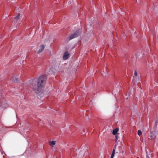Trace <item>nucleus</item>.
I'll return each mask as SVG.
<instances>
[{"instance_id": "9d476101", "label": "nucleus", "mask_w": 158, "mask_h": 158, "mask_svg": "<svg viewBox=\"0 0 158 158\" xmlns=\"http://www.w3.org/2000/svg\"><path fill=\"white\" fill-rule=\"evenodd\" d=\"M154 10L156 12L157 14H158V4L156 6V7H155L154 8Z\"/></svg>"}, {"instance_id": "2eb2a0df", "label": "nucleus", "mask_w": 158, "mask_h": 158, "mask_svg": "<svg viewBox=\"0 0 158 158\" xmlns=\"http://www.w3.org/2000/svg\"><path fill=\"white\" fill-rule=\"evenodd\" d=\"M17 79H16L15 80H14V79L13 80V81L14 82H15L17 81Z\"/></svg>"}, {"instance_id": "423d86ee", "label": "nucleus", "mask_w": 158, "mask_h": 158, "mask_svg": "<svg viewBox=\"0 0 158 158\" xmlns=\"http://www.w3.org/2000/svg\"><path fill=\"white\" fill-rule=\"evenodd\" d=\"M149 136L152 139H154L156 138V136L155 134L152 132H151L149 134Z\"/></svg>"}, {"instance_id": "f8f14e48", "label": "nucleus", "mask_w": 158, "mask_h": 158, "mask_svg": "<svg viewBox=\"0 0 158 158\" xmlns=\"http://www.w3.org/2000/svg\"><path fill=\"white\" fill-rule=\"evenodd\" d=\"M142 134V132L141 130H138V135H140Z\"/></svg>"}, {"instance_id": "7ed1b4c3", "label": "nucleus", "mask_w": 158, "mask_h": 158, "mask_svg": "<svg viewBox=\"0 0 158 158\" xmlns=\"http://www.w3.org/2000/svg\"><path fill=\"white\" fill-rule=\"evenodd\" d=\"M7 106V104L5 100L3 99L2 102H1L0 106L2 107L3 108H5Z\"/></svg>"}, {"instance_id": "4468645a", "label": "nucleus", "mask_w": 158, "mask_h": 158, "mask_svg": "<svg viewBox=\"0 0 158 158\" xmlns=\"http://www.w3.org/2000/svg\"><path fill=\"white\" fill-rule=\"evenodd\" d=\"M114 154H112L111 155V157L113 158L114 156Z\"/></svg>"}, {"instance_id": "9b49d317", "label": "nucleus", "mask_w": 158, "mask_h": 158, "mask_svg": "<svg viewBox=\"0 0 158 158\" xmlns=\"http://www.w3.org/2000/svg\"><path fill=\"white\" fill-rule=\"evenodd\" d=\"M116 145H115L114 146V148L113 150V151H112V154H115V148H116Z\"/></svg>"}, {"instance_id": "dca6fc26", "label": "nucleus", "mask_w": 158, "mask_h": 158, "mask_svg": "<svg viewBox=\"0 0 158 158\" xmlns=\"http://www.w3.org/2000/svg\"><path fill=\"white\" fill-rule=\"evenodd\" d=\"M110 158H113V157H110Z\"/></svg>"}, {"instance_id": "39448f33", "label": "nucleus", "mask_w": 158, "mask_h": 158, "mask_svg": "<svg viewBox=\"0 0 158 158\" xmlns=\"http://www.w3.org/2000/svg\"><path fill=\"white\" fill-rule=\"evenodd\" d=\"M39 48L40 49L37 51V53H40L41 52L43 51L44 48L45 46L44 45L42 44L40 45Z\"/></svg>"}, {"instance_id": "f03ea898", "label": "nucleus", "mask_w": 158, "mask_h": 158, "mask_svg": "<svg viewBox=\"0 0 158 158\" xmlns=\"http://www.w3.org/2000/svg\"><path fill=\"white\" fill-rule=\"evenodd\" d=\"M81 32V31L80 29L77 30L73 34H72L69 37V40H70L77 37Z\"/></svg>"}, {"instance_id": "f3484780", "label": "nucleus", "mask_w": 158, "mask_h": 158, "mask_svg": "<svg viewBox=\"0 0 158 158\" xmlns=\"http://www.w3.org/2000/svg\"><path fill=\"white\" fill-rule=\"evenodd\" d=\"M102 74V75H103V76L104 75L103 74Z\"/></svg>"}, {"instance_id": "ddd939ff", "label": "nucleus", "mask_w": 158, "mask_h": 158, "mask_svg": "<svg viewBox=\"0 0 158 158\" xmlns=\"http://www.w3.org/2000/svg\"><path fill=\"white\" fill-rule=\"evenodd\" d=\"M134 75L135 76H137V72L136 71H135Z\"/></svg>"}, {"instance_id": "20e7f679", "label": "nucleus", "mask_w": 158, "mask_h": 158, "mask_svg": "<svg viewBox=\"0 0 158 158\" xmlns=\"http://www.w3.org/2000/svg\"><path fill=\"white\" fill-rule=\"evenodd\" d=\"M69 57V54L68 52L66 51L65 52L63 55V58L64 60H67Z\"/></svg>"}, {"instance_id": "1a4fd4ad", "label": "nucleus", "mask_w": 158, "mask_h": 158, "mask_svg": "<svg viewBox=\"0 0 158 158\" xmlns=\"http://www.w3.org/2000/svg\"><path fill=\"white\" fill-rule=\"evenodd\" d=\"M50 145L52 147H53L54 145L55 144L56 141H52L49 142V143Z\"/></svg>"}, {"instance_id": "6e6552de", "label": "nucleus", "mask_w": 158, "mask_h": 158, "mask_svg": "<svg viewBox=\"0 0 158 158\" xmlns=\"http://www.w3.org/2000/svg\"><path fill=\"white\" fill-rule=\"evenodd\" d=\"M20 14H18V15L16 16V17L15 18L14 21L15 22H16L19 19V17L20 16Z\"/></svg>"}, {"instance_id": "0eeeda50", "label": "nucleus", "mask_w": 158, "mask_h": 158, "mask_svg": "<svg viewBox=\"0 0 158 158\" xmlns=\"http://www.w3.org/2000/svg\"><path fill=\"white\" fill-rule=\"evenodd\" d=\"M119 130V129L118 128H116L113 130L112 133L113 135H116Z\"/></svg>"}, {"instance_id": "f257e3e1", "label": "nucleus", "mask_w": 158, "mask_h": 158, "mask_svg": "<svg viewBox=\"0 0 158 158\" xmlns=\"http://www.w3.org/2000/svg\"><path fill=\"white\" fill-rule=\"evenodd\" d=\"M46 79V77L45 75H42L38 78L30 80L29 86L36 93H40L42 92L44 87Z\"/></svg>"}]
</instances>
